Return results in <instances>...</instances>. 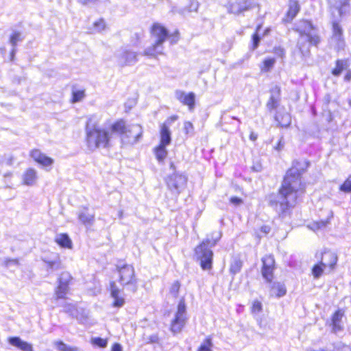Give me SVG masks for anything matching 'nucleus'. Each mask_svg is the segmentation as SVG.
Here are the masks:
<instances>
[{"label":"nucleus","instance_id":"nucleus-1","mask_svg":"<svg viewBox=\"0 0 351 351\" xmlns=\"http://www.w3.org/2000/svg\"><path fill=\"white\" fill-rule=\"evenodd\" d=\"M308 165L304 160L295 161L287 171L279 193L269 197V205L278 213L285 214L295 204L299 193H302L304 189L300 176Z\"/></svg>","mask_w":351,"mask_h":351},{"label":"nucleus","instance_id":"nucleus-2","mask_svg":"<svg viewBox=\"0 0 351 351\" xmlns=\"http://www.w3.org/2000/svg\"><path fill=\"white\" fill-rule=\"evenodd\" d=\"M112 132L119 135L123 145H133L141 138L143 130L139 124L126 125L120 120L112 125Z\"/></svg>","mask_w":351,"mask_h":351},{"label":"nucleus","instance_id":"nucleus-3","mask_svg":"<svg viewBox=\"0 0 351 351\" xmlns=\"http://www.w3.org/2000/svg\"><path fill=\"white\" fill-rule=\"evenodd\" d=\"M168 36L167 29L159 23L153 25L151 30V38L153 43L145 48L143 55L152 58H157L163 54V43Z\"/></svg>","mask_w":351,"mask_h":351},{"label":"nucleus","instance_id":"nucleus-4","mask_svg":"<svg viewBox=\"0 0 351 351\" xmlns=\"http://www.w3.org/2000/svg\"><path fill=\"white\" fill-rule=\"evenodd\" d=\"M112 132L96 125H88L86 128V142L88 148L94 150L99 147H107L109 145Z\"/></svg>","mask_w":351,"mask_h":351},{"label":"nucleus","instance_id":"nucleus-5","mask_svg":"<svg viewBox=\"0 0 351 351\" xmlns=\"http://www.w3.org/2000/svg\"><path fill=\"white\" fill-rule=\"evenodd\" d=\"M296 29L300 35L298 45L303 54L308 51L310 45H316L319 43V37L315 34L313 27L309 21H300L297 25Z\"/></svg>","mask_w":351,"mask_h":351},{"label":"nucleus","instance_id":"nucleus-6","mask_svg":"<svg viewBox=\"0 0 351 351\" xmlns=\"http://www.w3.org/2000/svg\"><path fill=\"white\" fill-rule=\"evenodd\" d=\"M221 234L217 233L213 243H211L210 241L208 240L206 242H202V244H200L196 247L195 252L197 256V258L200 261L201 267L203 269L207 270L211 269L212 267V260L213 253L212 250L207 247L208 244L215 245L216 243L219 240Z\"/></svg>","mask_w":351,"mask_h":351},{"label":"nucleus","instance_id":"nucleus-7","mask_svg":"<svg viewBox=\"0 0 351 351\" xmlns=\"http://www.w3.org/2000/svg\"><path fill=\"white\" fill-rule=\"evenodd\" d=\"M187 322L186 305L184 298H181L171 320L170 330L173 334L180 333Z\"/></svg>","mask_w":351,"mask_h":351},{"label":"nucleus","instance_id":"nucleus-8","mask_svg":"<svg viewBox=\"0 0 351 351\" xmlns=\"http://www.w3.org/2000/svg\"><path fill=\"white\" fill-rule=\"evenodd\" d=\"M337 261V256L332 252L325 253L319 263L315 265L312 269V274L316 279L320 278L325 269L329 267L333 269Z\"/></svg>","mask_w":351,"mask_h":351},{"label":"nucleus","instance_id":"nucleus-9","mask_svg":"<svg viewBox=\"0 0 351 351\" xmlns=\"http://www.w3.org/2000/svg\"><path fill=\"white\" fill-rule=\"evenodd\" d=\"M178 116L173 115L167 118L164 123L160 125V143L162 145H169L171 142V133L170 128L178 119Z\"/></svg>","mask_w":351,"mask_h":351},{"label":"nucleus","instance_id":"nucleus-10","mask_svg":"<svg viewBox=\"0 0 351 351\" xmlns=\"http://www.w3.org/2000/svg\"><path fill=\"white\" fill-rule=\"evenodd\" d=\"M119 272V282L123 285H134L136 282L134 269L130 265L118 266Z\"/></svg>","mask_w":351,"mask_h":351},{"label":"nucleus","instance_id":"nucleus-11","mask_svg":"<svg viewBox=\"0 0 351 351\" xmlns=\"http://www.w3.org/2000/svg\"><path fill=\"white\" fill-rule=\"evenodd\" d=\"M136 52L128 49H122L117 51L116 58L117 62L121 66L132 65L138 61Z\"/></svg>","mask_w":351,"mask_h":351},{"label":"nucleus","instance_id":"nucleus-12","mask_svg":"<svg viewBox=\"0 0 351 351\" xmlns=\"http://www.w3.org/2000/svg\"><path fill=\"white\" fill-rule=\"evenodd\" d=\"M186 184V177L177 173L170 176L167 180V186L169 189L176 194L180 193L184 189Z\"/></svg>","mask_w":351,"mask_h":351},{"label":"nucleus","instance_id":"nucleus-13","mask_svg":"<svg viewBox=\"0 0 351 351\" xmlns=\"http://www.w3.org/2000/svg\"><path fill=\"white\" fill-rule=\"evenodd\" d=\"M330 45L337 50L343 49L345 40L343 36V29L337 22H332V34L330 38Z\"/></svg>","mask_w":351,"mask_h":351},{"label":"nucleus","instance_id":"nucleus-14","mask_svg":"<svg viewBox=\"0 0 351 351\" xmlns=\"http://www.w3.org/2000/svg\"><path fill=\"white\" fill-rule=\"evenodd\" d=\"M263 267L261 274L267 282H271L274 278V271L275 269V261L272 256H265L262 258Z\"/></svg>","mask_w":351,"mask_h":351},{"label":"nucleus","instance_id":"nucleus-15","mask_svg":"<svg viewBox=\"0 0 351 351\" xmlns=\"http://www.w3.org/2000/svg\"><path fill=\"white\" fill-rule=\"evenodd\" d=\"M254 3L252 0H243L231 3L229 5L228 10L234 14H239L244 11L248 10L254 6Z\"/></svg>","mask_w":351,"mask_h":351},{"label":"nucleus","instance_id":"nucleus-16","mask_svg":"<svg viewBox=\"0 0 351 351\" xmlns=\"http://www.w3.org/2000/svg\"><path fill=\"white\" fill-rule=\"evenodd\" d=\"M176 98L182 104L189 107L190 111H193L195 108V95L193 93H186L182 90H176Z\"/></svg>","mask_w":351,"mask_h":351},{"label":"nucleus","instance_id":"nucleus-17","mask_svg":"<svg viewBox=\"0 0 351 351\" xmlns=\"http://www.w3.org/2000/svg\"><path fill=\"white\" fill-rule=\"evenodd\" d=\"M38 179V172L35 169L28 168L21 175L22 184L27 186L36 185Z\"/></svg>","mask_w":351,"mask_h":351},{"label":"nucleus","instance_id":"nucleus-18","mask_svg":"<svg viewBox=\"0 0 351 351\" xmlns=\"http://www.w3.org/2000/svg\"><path fill=\"white\" fill-rule=\"evenodd\" d=\"M350 0H328L332 14L335 17H341L345 12V8L348 6Z\"/></svg>","mask_w":351,"mask_h":351},{"label":"nucleus","instance_id":"nucleus-19","mask_svg":"<svg viewBox=\"0 0 351 351\" xmlns=\"http://www.w3.org/2000/svg\"><path fill=\"white\" fill-rule=\"evenodd\" d=\"M30 156L36 162L43 167H49L53 163V159L47 156L39 149H33L30 153Z\"/></svg>","mask_w":351,"mask_h":351},{"label":"nucleus","instance_id":"nucleus-20","mask_svg":"<svg viewBox=\"0 0 351 351\" xmlns=\"http://www.w3.org/2000/svg\"><path fill=\"white\" fill-rule=\"evenodd\" d=\"M280 89L276 86L271 91V96L267 102L266 106L269 111L277 108L280 102Z\"/></svg>","mask_w":351,"mask_h":351},{"label":"nucleus","instance_id":"nucleus-21","mask_svg":"<svg viewBox=\"0 0 351 351\" xmlns=\"http://www.w3.org/2000/svg\"><path fill=\"white\" fill-rule=\"evenodd\" d=\"M8 342L13 346H15L23 351H33L32 346L27 341H23L17 337H10Z\"/></svg>","mask_w":351,"mask_h":351},{"label":"nucleus","instance_id":"nucleus-22","mask_svg":"<svg viewBox=\"0 0 351 351\" xmlns=\"http://www.w3.org/2000/svg\"><path fill=\"white\" fill-rule=\"evenodd\" d=\"M110 293L114 299L113 306L121 307L123 305L125 300L120 296V291L114 282L110 283Z\"/></svg>","mask_w":351,"mask_h":351},{"label":"nucleus","instance_id":"nucleus-23","mask_svg":"<svg viewBox=\"0 0 351 351\" xmlns=\"http://www.w3.org/2000/svg\"><path fill=\"white\" fill-rule=\"evenodd\" d=\"M287 289L285 285L281 282H274L270 288L269 294L272 297L280 298L285 295Z\"/></svg>","mask_w":351,"mask_h":351},{"label":"nucleus","instance_id":"nucleus-24","mask_svg":"<svg viewBox=\"0 0 351 351\" xmlns=\"http://www.w3.org/2000/svg\"><path fill=\"white\" fill-rule=\"evenodd\" d=\"M344 315V312L342 310L337 311L332 316V330L334 332H337L343 329L342 318Z\"/></svg>","mask_w":351,"mask_h":351},{"label":"nucleus","instance_id":"nucleus-25","mask_svg":"<svg viewBox=\"0 0 351 351\" xmlns=\"http://www.w3.org/2000/svg\"><path fill=\"white\" fill-rule=\"evenodd\" d=\"M55 241L62 247L69 249L72 247V241L66 234H57L55 238Z\"/></svg>","mask_w":351,"mask_h":351},{"label":"nucleus","instance_id":"nucleus-26","mask_svg":"<svg viewBox=\"0 0 351 351\" xmlns=\"http://www.w3.org/2000/svg\"><path fill=\"white\" fill-rule=\"evenodd\" d=\"M78 218L83 224L90 226L94 222L95 215L88 213L87 209H84L79 214Z\"/></svg>","mask_w":351,"mask_h":351},{"label":"nucleus","instance_id":"nucleus-27","mask_svg":"<svg viewBox=\"0 0 351 351\" xmlns=\"http://www.w3.org/2000/svg\"><path fill=\"white\" fill-rule=\"evenodd\" d=\"M46 263L47 269L58 270L62 268L61 261L58 254H55L54 258L51 260H44Z\"/></svg>","mask_w":351,"mask_h":351},{"label":"nucleus","instance_id":"nucleus-28","mask_svg":"<svg viewBox=\"0 0 351 351\" xmlns=\"http://www.w3.org/2000/svg\"><path fill=\"white\" fill-rule=\"evenodd\" d=\"M276 63V59L274 58H265L259 67L262 73H267L271 71Z\"/></svg>","mask_w":351,"mask_h":351},{"label":"nucleus","instance_id":"nucleus-29","mask_svg":"<svg viewBox=\"0 0 351 351\" xmlns=\"http://www.w3.org/2000/svg\"><path fill=\"white\" fill-rule=\"evenodd\" d=\"M167 146V145H162L161 144H159L154 148L156 158L159 162H162L167 156V150L166 149Z\"/></svg>","mask_w":351,"mask_h":351},{"label":"nucleus","instance_id":"nucleus-30","mask_svg":"<svg viewBox=\"0 0 351 351\" xmlns=\"http://www.w3.org/2000/svg\"><path fill=\"white\" fill-rule=\"evenodd\" d=\"M289 6V8L287 15L288 17H290L291 19H293L299 12L300 6L298 1L295 0H290Z\"/></svg>","mask_w":351,"mask_h":351},{"label":"nucleus","instance_id":"nucleus-31","mask_svg":"<svg viewBox=\"0 0 351 351\" xmlns=\"http://www.w3.org/2000/svg\"><path fill=\"white\" fill-rule=\"evenodd\" d=\"M69 291L68 285L65 284H59L56 291V295L58 299L64 298Z\"/></svg>","mask_w":351,"mask_h":351},{"label":"nucleus","instance_id":"nucleus-32","mask_svg":"<svg viewBox=\"0 0 351 351\" xmlns=\"http://www.w3.org/2000/svg\"><path fill=\"white\" fill-rule=\"evenodd\" d=\"M276 120L278 122V123L282 127H287L291 124V117L289 114H285L282 116L281 119H280V114H277L275 117Z\"/></svg>","mask_w":351,"mask_h":351},{"label":"nucleus","instance_id":"nucleus-33","mask_svg":"<svg viewBox=\"0 0 351 351\" xmlns=\"http://www.w3.org/2000/svg\"><path fill=\"white\" fill-rule=\"evenodd\" d=\"M346 66H347L346 61L337 60L336 62V66L332 70V73L335 76H338L341 74L342 71L346 69Z\"/></svg>","mask_w":351,"mask_h":351},{"label":"nucleus","instance_id":"nucleus-34","mask_svg":"<svg viewBox=\"0 0 351 351\" xmlns=\"http://www.w3.org/2000/svg\"><path fill=\"white\" fill-rule=\"evenodd\" d=\"M328 221H327V220L316 221V222H313L311 225H308V227L309 228L312 229L313 230L315 231L319 229L325 228L326 226V225L328 224Z\"/></svg>","mask_w":351,"mask_h":351},{"label":"nucleus","instance_id":"nucleus-35","mask_svg":"<svg viewBox=\"0 0 351 351\" xmlns=\"http://www.w3.org/2000/svg\"><path fill=\"white\" fill-rule=\"evenodd\" d=\"M213 343L210 338H206L199 347L198 351H212Z\"/></svg>","mask_w":351,"mask_h":351},{"label":"nucleus","instance_id":"nucleus-36","mask_svg":"<svg viewBox=\"0 0 351 351\" xmlns=\"http://www.w3.org/2000/svg\"><path fill=\"white\" fill-rule=\"evenodd\" d=\"M241 268V262L238 260H234L231 263L230 271L232 274H237Z\"/></svg>","mask_w":351,"mask_h":351},{"label":"nucleus","instance_id":"nucleus-37","mask_svg":"<svg viewBox=\"0 0 351 351\" xmlns=\"http://www.w3.org/2000/svg\"><path fill=\"white\" fill-rule=\"evenodd\" d=\"M261 28V26H258L256 32L252 36V49L254 50L256 49L259 45V42L261 40V36L258 34V31Z\"/></svg>","mask_w":351,"mask_h":351},{"label":"nucleus","instance_id":"nucleus-38","mask_svg":"<svg viewBox=\"0 0 351 351\" xmlns=\"http://www.w3.org/2000/svg\"><path fill=\"white\" fill-rule=\"evenodd\" d=\"M21 34L20 32H15L10 36V42L13 47H15L18 42L22 40Z\"/></svg>","mask_w":351,"mask_h":351},{"label":"nucleus","instance_id":"nucleus-39","mask_svg":"<svg viewBox=\"0 0 351 351\" xmlns=\"http://www.w3.org/2000/svg\"><path fill=\"white\" fill-rule=\"evenodd\" d=\"M340 190L346 193L351 192V176L340 186Z\"/></svg>","mask_w":351,"mask_h":351},{"label":"nucleus","instance_id":"nucleus-40","mask_svg":"<svg viewBox=\"0 0 351 351\" xmlns=\"http://www.w3.org/2000/svg\"><path fill=\"white\" fill-rule=\"evenodd\" d=\"M85 96L84 90H77L73 93V102H78L83 99Z\"/></svg>","mask_w":351,"mask_h":351},{"label":"nucleus","instance_id":"nucleus-41","mask_svg":"<svg viewBox=\"0 0 351 351\" xmlns=\"http://www.w3.org/2000/svg\"><path fill=\"white\" fill-rule=\"evenodd\" d=\"M180 288V284L176 281L174 282L170 288V293L173 295V297L176 298L178 296L179 290Z\"/></svg>","mask_w":351,"mask_h":351},{"label":"nucleus","instance_id":"nucleus-42","mask_svg":"<svg viewBox=\"0 0 351 351\" xmlns=\"http://www.w3.org/2000/svg\"><path fill=\"white\" fill-rule=\"evenodd\" d=\"M71 280V275L67 272H64L60 275V277L59 278V284H65L68 285Z\"/></svg>","mask_w":351,"mask_h":351},{"label":"nucleus","instance_id":"nucleus-43","mask_svg":"<svg viewBox=\"0 0 351 351\" xmlns=\"http://www.w3.org/2000/svg\"><path fill=\"white\" fill-rule=\"evenodd\" d=\"M93 27L95 31L101 32L105 29L106 23L104 20L100 19L94 23Z\"/></svg>","mask_w":351,"mask_h":351},{"label":"nucleus","instance_id":"nucleus-44","mask_svg":"<svg viewBox=\"0 0 351 351\" xmlns=\"http://www.w3.org/2000/svg\"><path fill=\"white\" fill-rule=\"evenodd\" d=\"M56 348L59 351H69V350H72V347H69L62 341H57L55 343Z\"/></svg>","mask_w":351,"mask_h":351},{"label":"nucleus","instance_id":"nucleus-45","mask_svg":"<svg viewBox=\"0 0 351 351\" xmlns=\"http://www.w3.org/2000/svg\"><path fill=\"white\" fill-rule=\"evenodd\" d=\"M93 342L101 348H105L107 346V340L99 337L93 339Z\"/></svg>","mask_w":351,"mask_h":351},{"label":"nucleus","instance_id":"nucleus-46","mask_svg":"<svg viewBox=\"0 0 351 351\" xmlns=\"http://www.w3.org/2000/svg\"><path fill=\"white\" fill-rule=\"evenodd\" d=\"M184 130L186 134H193V125L191 122L186 121L184 123Z\"/></svg>","mask_w":351,"mask_h":351},{"label":"nucleus","instance_id":"nucleus-47","mask_svg":"<svg viewBox=\"0 0 351 351\" xmlns=\"http://www.w3.org/2000/svg\"><path fill=\"white\" fill-rule=\"evenodd\" d=\"M262 310V304L258 301H254L252 306V312L254 313H259Z\"/></svg>","mask_w":351,"mask_h":351},{"label":"nucleus","instance_id":"nucleus-48","mask_svg":"<svg viewBox=\"0 0 351 351\" xmlns=\"http://www.w3.org/2000/svg\"><path fill=\"white\" fill-rule=\"evenodd\" d=\"M199 8V3L195 0H191L188 8L189 12H197Z\"/></svg>","mask_w":351,"mask_h":351},{"label":"nucleus","instance_id":"nucleus-49","mask_svg":"<svg viewBox=\"0 0 351 351\" xmlns=\"http://www.w3.org/2000/svg\"><path fill=\"white\" fill-rule=\"evenodd\" d=\"M4 265L7 267H10L12 265H18V261L16 259H6L4 261Z\"/></svg>","mask_w":351,"mask_h":351},{"label":"nucleus","instance_id":"nucleus-50","mask_svg":"<svg viewBox=\"0 0 351 351\" xmlns=\"http://www.w3.org/2000/svg\"><path fill=\"white\" fill-rule=\"evenodd\" d=\"M230 202L231 204L239 206L242 204L243 201L241 198H239L237 197H232L230 199Z\"/></svg>","mask_w":351,"mask_h":351},{"label":"nucleus","instance_id":"nucleus-51","mask_svg":"<svg viewBox=\"0 0 351 351\" xmlns=\"http://www.w3.org/2000/svg\"><path fill=\"white\" fill-rule=\"evenodd\" d=\"M112 351H122V348L120 344L114 343L112 348Z\"/></svg>","mask_w":351,"mask_h":351},{"label":"nucleus","instance_id":"nucleus-52","mask_svg":"<svg viewBox=\"0 0 351 351\" xmlns=\"http://www.w3.org/2000/svg\"><path fill=\"white\" fill-rule=\"evenodd\" d=\"M75 309V306L73 304H67L64 306V310L66 312H71Z\"/></svg>","mask_w":351,"mask_h":351},{"label":"nucleus","instance_id":"nucleus-53","mask_svg":"<svg viewBox=\"0 0 351 351\" xmlns=\"http://www.w3.org/2000/svg\"><path fill=\"white\" fill-rule=\"evenodd\" d=\"M261 231L265 234H267L270 231V228L269 226H265L261 228Z\"/></svg>","mask_w":351,"mask_h":351},{"label":"nucleus","instance_id":"nucleus-54","mask_svg":"<svg viewBox=\"0 0 351 351\" xmlns=\"http://www.w3.org/2000/svg\"><path fill=\"white\" fill-rule=\"evenodd\" d=\"M12 173L9 171V172H6L4 175H3V178H5V180H8L10 178H12Z\"/></svg>","mask_w":351,"mask_h":351},{"label":"nucleus","instance_id":"nucleus-55","mask_svg":"<svg viewBox=\"0 0 351 351\" xmlns=\"http://www.w3.org/2000/svg\"><path fill=\"white\" fill-rule=\"evenodd\" d=\"M345 80L350 81L351 80V71H348L344 77Z\"/></svg>","mask_w":351,"mask_h":351},{"label":"nucleus","instance_id":"nucleus-56","mask_svg":"<svg viewBox=\"0 0 351 351\" xmlns=\"http://www.w3.org/2000/svg\"><path fill=\"white\" fill-rule=\"evenodd\" d=\"M341 351H351V348L348 346L343 345L342 346Z\"/></svg>","mask_w":351,"mask_h":351},{"label":"nucleus","instance_id":"nucleus-57","mask_svg":"<svg viewBox=\"0 0 351 351\" xmlns=\"http://www.w3.org/2000/svg\"><path fill=\"white\" fill-rule=\"evenodd\" d=\"M250 140L254 141L257 138V135L256 134H254V132H252L250 136Z\"/></svg>","mask_w":351,"mask_h":351},{"label":"nucleus","instance_id":"nucleus-58","mask_svg":"<svg viewBox=\"0 0 351 351\" xmlns=\"http://www.w3.org/2000/svg\"><path fill=\"white\" fill-rule=\"evenodd\" d=\"M283 147V145L281 143V141H280L277 145V146L275 147V149L277 150H280L282 147Z\"/></svg>","mask_w":351,"mask_h":351},{"label":"nucleus","instance_id":"nucleus-59","mask_svg":"<svg viewBox=\"0 0 351 351\" xmlns=\"http://www.w3.org/2000/svg\"><path fill=\"white\" fill-rule=\"evenodd\" d=\"M315 351H334V350H331V349H328V348H321L319 350H315Z\"/></svg>","mask_w":351,"mask_h":351},{"label":"nucleus","instance_id":"nucleus-60","mask_svg":"<svg viewBox=\"0 0 351 351\" xmlns=\"http://www.w3.org/2000/svg\"><path fill=\"white\" fill-rule=\"evenodd\" d=\"M5 49L4 48H0V53L3 55L5 53Z\"/></svg>","mask_w":351,"mask_h":351},{"label":"nucleus","instance_id":"nucleus-61","mask_svg":"<svg viewBox=\"0 0 351 351\" xmlns=\"http://www.w3.org/2000/svg\"><path fill=\"white\" fill-rule=\"evenodd\" d=\"M69 351H80V350L77 348H73L72 350H69Z\"/></svg>","mask_w":351,"mask_h":351},{"label":"nucleus","instance_id":"nucleus-62","mask_svg":"<svg viewBox=\"0 0 351 351\" xmlns=\"http://www.w3.org/2000/svg\"><path fill=\"white\" fill-rule=\"evenodd\" d=\"M178 40V38L176 39L173 38L171 40V43H176Z\"/></svg>","mask_w":351,"mask_h":351},{"label":"nucleus","instance_id":"nucleus-63","mask_svg":"<svg viewBox=\"0 0 351 351\" xmlns=\"http://www.w3.org/2000/svg\"><path fill=\"white\" fill-rule=\"evenodd\" d=\"M14 52H15V49H14H14H12V53H11V56H12V57L14 56Z\"/></svg>","mask_w":351,"mask_h":351},{"label":"nucleus","instance_id":"nucleus-64","mask_svg":"<svg viewBox=\"0 0 351 351\" xmlns=\"http://www.w3.org/2000/svg\"><path fill=\"white\" fill-rule=\"evenodd\" d=\"M269 32V29H267L265 31L264 35H266Z\"/></svg>","mask_w":351,"mask_h":351}]
</instances>
